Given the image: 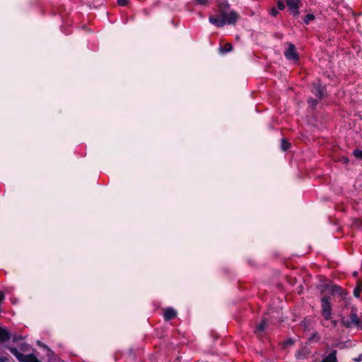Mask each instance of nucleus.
Masks as SVG:
<instances>
[{"mask_svg":"<svg viewBox=\"0 0 362 362\" xmlns=\"http://www.w3.org/2000/svg\"><path fill=\"white\" fill-rule=\"evenodd\" d=\"M354 361H356V362H360V361H362V354H360V355L358 356V358H354Z\"/></svg>","mask_w":362,"mask_h":362,"instance_id":"nucleus-34","label":"nucleus"},{"mask_svg":"<svg viewBox=\"0 0 362 362\" xmlns=\"http://www.w3.org/2000/svg\"><path fill=\"white\" fill-rule=\"evenodd\" d=\"M293 343L294 341L293 339H288L286 341H285V346L293 345Z\"/></svg>","mask_w":362,"mask_h":362,"instance_id":"nucleus-31","label":"nucleus"},{"mask_svg":"<svg viewBox=\"0 0 362 362\" xmlns=\"http://www.w3.org/2000/svg\"><path fill=\"white\" fill-rule=\"evenodd\" d=\"M301 354H302V351H298L296 354V357L298 359L301 358Z\"/></svg>","mask_w":362,"mask_h":362,"instance_id":"nucleus-33","label":"nucleus"},{"mask_svg":"<svg viewBox=\"0 0 362 362\" xmlns=\"http://www.w3.org/2000/svg\"><path fill=\"white\" fill-rule=\"evenodd\" d=\"M288 9L299 8L302 6L301 0H286Z\"/></svg>","mask_w":362,"mask_h":362,"instance_id":"nucleus-10","label":"nucleus"},{"mask_svg":"<svg viewBox=\"0 0 362 362\" xmlns=\"http://www.w3.org/2000/svg\"><path fill=\"white\" fill-rule=\"evenodd\" d=\"M330 293L332 295L339 294L341 296H344V291L341 288V287L337 286V285H333L331 286V291Z\"/></svg>","mask_w":362,"mask_h":362,"instance_id":"nucleus-14","label":"nucleus"},{"mask_svg":"<svg viewBox=\"0 0 362 362\" xmlns=\"http://www.w3.org/2000/svg\"><path fill=\"white\" fill-rule=\"evenodd\" d=\"M11 338V334L5 328L0 327V343H4Z\"/></svg>","mask_w":362,"mask_h":362,"instance_id":"nucleus-9","label":"nucleus"},{"mask_svg":"<svg viewBox=\"0 0 362 362\" xmlns=\"http://www.w3.org/2000/svg\"><path fill=\"white\" fill-rule=\"evenodd\" d=\"M5 348L8 349L19 362H25L28 358V355L21 353L16 347H11L10 346L6 345Z\"/></svg>","mask_w":362,"mask_h":362,"instance_id":"nucleus-7","label":"nucleus"},{"mask_svg":"<svg viewBox=\"0 0 362 362\" xmlns=\"http://www.w3.org/2000/svg\"><path fill=\"white\" fill-rule=\"evenodd\" d=\"M356 327H357L359 329L362 330V320H361L360 318H359V323H358V324H357Z\"/></svg>","mask_w":362,"mask_h":362,"instance_id":"nucleus-35","label":"nucleus"},{"mask_svg":"<svg viewBox=\"0 0 362 362\" xmlns=\"http://www.w3.org/2000/svg\"><path fill=\"white\" fill-rule=\"evenodd\" d=\"M233 49V46L230 43H226L223 47H221V49L223 52H228L231 51Z\"/></svg>","mask_w":362,"mask_h":362,"instance_id":"nucleus-20","label":"nucleus"},{"mask_svg":"<svg viewBox=\"0 0 362 362\" xmlns=\"http://www.w3.org/2000/svg\"><path fill=\"white\" fill-rule=\"evenodd\" d=\"M279 12L278 11L276 10V8H272L271 10H270V14L272 16H276L278 15Z\"/></svg>","mask_w":362,"mask_h":362,"instance_id":"nucleus-27","label":"nucleus"},{"mask_svg":"<svg viewBox=\"0 0 362 362\" xmlns=\"http://www.w3.org/2000/svg\"><path fill=\"white\" fill-rule=\"evenodd\" d=\"M5 348L8 349L19 362H25L28 358V355L21 353L16 347H11L10 346L6 345Z\"/></svg>","mask_w":362,"mask_h":362,"instance_id":"nucleus-6","label":"nucleus"},{"mask_svg":"<svg viewBox=\"0 0 362 362\" xmlns=\"http://www.w3.org/2000/svg\"><path fill=\"white\" fill-rule=\"evenodd\" d=\"M330 324H331L330 329L335 328L337 326L338 322L336 320L331 319Z\"/></svg>","mask_w":362,"mask_h":362,"instance_id":"nucleus-28","label":"nucleus"},{"mask_svg":"<svg viewBox=\"0 0 362 362\" xmlns=\"http://www.w3.org/2000/svg\"><path fill=\"white\" fill-rule=\"evenodd\" d=\"M308 103L310 105V107H311L314 110L318 104V99L309 98L308 99Z\"/></svg>","mask_w":362,"mask_h":362,"instance_id":"nucleus-17","label":"nucleus"},{"mask_svg":"<svg viewBox=\"0 0 362 362\" xmlns=\"http://www.w3.org/2000/svg\"><path fill=\"white\" fill-rule=\"evenodd\" d=\"M310 91L318 100L327 97V87L320 81L312 84Z\"/></svg>","mask_w":362,"mask_h":362,"instance_id":"nucleus-3","label":"nucleus"},{"mask_svg":"<svg viewBox=\"0 0 362 362\" xmlns=\"http://www.w3.org/2000/svg\"><path fill=\"white\" fill-rule=\"evenodd\" d=\"M361 291H362V281L358 280L357 281L356 286L354 289V292H353L354 296L356 298H359Z\"/></svg>","mask_w":362,"mask_h":362,"instance_id":"nucleus-15","label":"nucleus"},{"mask_svg":"<svg viewBox=\"0 0 362 362\" xmlns=\"http://www.w3.org/2000/svg\"><path fill=\"white\" fill-rule=\"evenodd\" d=\"M291 147V144L288 142L286 139H281V149L283 151H288Z\"/></svg>","mask_w":362,"mask_h":362,"instance_id":"nucleus-16","label":"nucleus"},{"mask_svg":"<svg viewBox=\"0 0 362 362\" xmlns=\"http://www.w3.org/2000/svg\"><path fill=\"white\" fill-rule=\"evenodd\" d=\"M44 347L46 348L48 350V362H59V357L54 354V353L50 350L46 345H44Z\"/></svg>","mask_w":362,"mask_h":362,"instance_id":"nucleus-11","label":"nucleus"},{"mask_svg":"<svg viewBox=\"0 0 362 362\" xmlns=\"http://www.w3.org/2000/svg\"><path fill=\"white\" fill-rule=\"evenodd\" d=\"M331 298L325 295L321 298V313L325 320H331L332 308L331 305Z\"/></svg>","mask_w":362,"mask_h":362,"instance_id":"nucleus-2","label":"nucleus"},{"mask_svg":"<svg viewBox=\"0 0 362 362\" xmlns=\"http://www.w3.org/2000/svg\"><path fill=\"white\" fill-rule=\"evenodd\" d=\"M119 6H125L129 4V0H117Z\"/></svg>","mask_w":362,"mask_h":362,"instance_id":"nucleus-25","label":"nucleus"},{"mask_svg":"<svg viewBox=\"0 0 362 362\" xmlns=\"http://www.w3.org/2000/svg\"><path fill=\"white\" fill-rule=\"evenodd\" d=\"M290 13L294 16H298L300 14L298 8H290L288 9Z\"/></svg>","mask_w":362,"mask_h":362,"instance_id":"nucleus-24","label":"nucleus"},{"mask_svg":"<svg viewBox=\"0 0 362 362\" xmlns=\"http://www.w3.org/2000/svg\"><path fill=\"white\" fill-rule=\"evenodd\" d=\"M340 161L344 163V164H347L349 163V159L346 157V156H342L341 158H340Z\"/></svg>","mask_w":362,"mask_h":362,"instance_id":"nucleus-29","label":"nucleus"},{"mask_svg":"<svg viewBox=\"0 0 362 362\" xmlns=\"http://www.w3.org/2000/svg\"><path fill=\"white\" fill-rule=\"evenodd\" d=\"M267 325V321L265 319H263L261 322L255 327L254 332L255 334L262 333L264 332Z\"/></svg>","mask_w":362,"mask_h":362,"instance_id":"nucleus-13","label":"nucleus"},{"mask_svg":"<svg viewBox=\"0 0 362 362\" xmlns=\"http://www.w3.org/2000/svg\"><path fill=\"white\" fill-rule=\"evenodd\" d=\"M276 6H277V8L280 11H282L285 8V5H284L283 1H281V0H278L276 1Z\"/></svg>","mask_w":362,"mask_h":362,"instance_id":"nucleus-23","label":"nucleus"},{"mask_svg":"<svg viewBox=\"0 0 362 362\" xmlns=\"http://www.w3.org/2000/svg\"><path fill=\"white\" fill-rule=\"evenodd\" d=\"M284 56L288 60L298 61L300 59L295 45L291 42L288 43V48L284 51Z\"/></svg>","mask_w":362,"mask_h":362,"instance_id":"nucleus-5","label":"nucleus"},{"mask_svg":"<svg viewBox=\"0 0 362 362\" xmlns=\"http://www.w3.org/2000/svg\"><path fill=\"white\" fill-rule=\"evenodd\" d=\"M11 338H12V341L13 343H16L19 341H21L23 340V337L21 335H18V334H14V335H11Z\"/></svg>","mask_w":362,"mask_h":362,"instance_id":"nucleus-22","label":"nucleus"},{"mask_svg":"<svg viewBox=\"0 0 362 362\" xmlns=\"http://www.w3.org/2000/svg\"><path fill=\"white\" fill-rule=\"evenodd\" d=\"M354 274V276H356L358 275V272H354V274Z\"/></svg>","mask_w":362,"mask_h":362,"instance_id":"nucleus-36","label":"nucleus"},{"mask_svg":"<svg viewBox=\"0 0 362 362\" xmlns=\"http://www.w3.org/2000/svg\"><path fill=\"white\" fill-rule=\"evenodd\" d=\"M337 350H332L328 356H327L322 362H337Z\"/></svg>","mask_w":362,"mask_h":362,"instance_id":"nucleus-12","label":"nucleus"},{"mask_svg":"<svg viewBox=\"0 0 362 362\" xmlns=\"http://www.w3.org/2000/svg\"><path fill=\"white\" fill-rule=\"evenodd\" d=\"M315 18V16L312 13L307 14L303 18V22L306 25H308L310 23V21H313Z\"/></svg>","mask_w":362,"mask_h":362,"instance_id":"nucleus-19","label":"nucleus"},{"mask_svg":"<svg viewBox=\"0 0 362 362\" xmlns=\"http://www.w3.org/2000/svg\"><path fill=\"white\" fill-rule=\"evenodd\" d=\"M229 8L230 5L227 1L220 2L218 5L219 15L210 16L209 22L218 28L223 27L226 24L235 25L240 16L234 10L229 11Z\"/></svg>","mask_w":362,"mask_h":362,"instance_id":"nucleus-1","label":"nucleus"},{"mask_svg":"<svg viewBox=\"0 0 362 362\" xmlns=\"http://www.w3.org/2000/svg\"><path fill=\"white\" fill-rule=\"evenodd\" d=\"M194 1L200 5H206L209 2V0H194Z\"/></svg>","mask_w":362,"mask_h":362,"instance_id":"nucleus-30","label":"nucleus"},{"mask_svg":"<svg viewBox=\"0 0 362 362\" xmlns=\"http://www.w3.org/2000/svg\"><path fill=\"white\" fill-rule=\"evenodd\" d=\"M319 339H320V336L316 332L313 333V336L310 338V340L318 341Z\"/></svg>","mask_w":362,"mask_h":362,"instance_id":"nucleus-26","label":"nucleus"},{"mask_svg":"<svg viewBox=\"0 0 362 362\" xmlns=\"http://www.w3.org/2000/svg\"><path fill=\"white\" fill-rule=\"evenodd\" d=\"M0 362H8V358L6 356H0Z\"/></svg>","mask_w":362,"mask_h":362,"instance_id":"nucleus-32","label":"nucleus"},{"mask_svg":"<svg viewBox=\"0 0 362 362\" xmlns=\"http://www.w3.org/2000/svg\"><path fill=\"white\" fill-rule=\"evenodd\" d=\"M177 317V312L172 308H167L164 311L163 318L165 321H170Z\"/></svg>","mask_w":362,"mask_h":362,"instance_id":"nucleus-8","label":"nucleus"},{"mask_svg":"<svg viewBox=\"0 0 362 362\" xmlns=\"http://www.w3.org/2000/svg\"><path fill=\"white\" fill-rule=\"evenodd\" d=\"M353 155L358 159L362 160V150L355 149L353 151Z\"/></svg>","mask_w":362,"mask_h":362,"instance_id":"nucleus-21","label":"nucleus"},{"mask_svg":"<svg viewBox=\"0 0 362 362\" xmlns=\"http://www.w3.org/2000/svg\"><path fill=\"white\" fill-rule=\"evenodd\" d=\"M359 323V317L356 313V309H352L349 315V320H346L345 317H341V324L345 328H351L353 326L357 325Z\"/></svg>","mask_w":362,"mask_h":362,"instance_id":"nucleus-4","label":"nucleus"},{"mask_svg":"<svg viewBox=\"0 0 362 362\" xmlns=\"http://www.w3.org/2000/svg\"><path fill=\"white\" fill-rule=\"evenodd\" d=\"M25 362H42L33 354H28V358Z\"/></svg>","mask_w":362,"mask_h":362,"instance_id":"nucleus-18","label":"nucleus"}]
</instances>
